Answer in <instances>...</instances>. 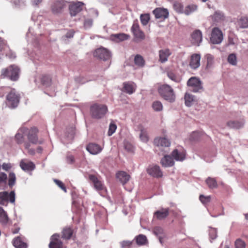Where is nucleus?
I'll return each instance as SVG.
<instances>
[{
  "instance_id": "obj_1",
  "label": "nucleus",
  "mask_w": 248,
  "mask_h": 248,
  "mask_svg": "<svg viewBox=\"0 0 248 248\" xmlns=\"http://www.w3.org/2000/svg\"><path fill=\"white\" fill-rule=\"evenodd\" d=\"M19 68L15 65H11L1 71V76L8 78L12 81H16L19 78Z\"/></svg>"
},
{
  "instance_id": "obj_2",
  "label": "nucleus",
  "mask_w": 248,
  "mask_h": 248,
  "mask_svg": "<svg viewBox=\"0 0 248 248\" xmlns=\"http://www.w3.org/2000/svg\"><path fill=\"white\" fill-rule=\"evenodd\" d=\"M108 111L107 107L103 104H94L90 107V113L92 118L99 119L103 118Z\"/></svg>"
},
{
  "instance_id": "obj_3",
  "label": "nucleus",
  "mask_w": 248,
  "mask_h": 248,
  "mask_svg": "<svg viewBox=\"0 0 248 248\" xmlns=\"http://www.w3.org/2000/svg\"><path fill=\"white\" fill-rule=\"evenodd\" d=\"M159 94L165 100L173 102L175 99V95L173 89L168 84H163L158 88Z\"/></svg>"
},
{
  "instance_id": "obj_4",
  "label": "nucleus",
  "mask_w": 248,
  "mask_h": 248,
  "mask_svg": "<svg viewBox=\"0 0 248 248\" xmlns=\"http://www.w3.org/2000/svg\"><path fill=\"white\" fill-rule=\"evenodd\" d=\"M20 96L15 89H12L6 95V104L10 108H16L20 101Z\"/></svg>"
},
{
  "instance_id": "obj_5",
  "label": "nucleus",
  "mask_w": 248,
  "mask_h": 248,
  "mask_svg": "<svg viewBox=\"0 0 248 248\" xmlns=\"http://www.w3.org/2000/svg\"><path fill=\"white\" fill-rule=\"evenodd\" d=\"M8 202L14 204L15 202V193L11 191L10 193L7 191L0 192V204L7 206Z\"/></svg>"
},
{
  "instance_id": "obj_6",
  "label": "nucleus",
  "mask_w": 248,
  "mask_h": 248,
  "mask_svg": "<svg viewBox=\"0 0 248 248\" xmlns=\"http://www.w3.org/2000/svg\"><path fill=\"white\" fill-rule=\"evenodd\" d=\"M187 85L189 90L194 93H197L202 90V82L199 78L196 77L190 78L187 82Z\"/></svg>"
},
{
  "instance_id": "obj_7",
  "label": "nucleus",
  "mask_w": 248,
  "mask_h": 248,
  "mask_svg": "<svg viewBox=\"0 0 248 248\" xmlns=\"http://www.w3.org/2000/svg\"><path fill=\"white\" fill-rule=\"evenodd\" d=\"M93 56L100 60L106 61L110 59L111 54L108 49L101 47L94 51Z\"/></svg>"
},
{
  "instance_id": "obj_8",
  "label": "nucleus",
  "mask_w": 248,
  "mask_h": 248,
  "mask_svg": "<svg viewBox=\"0 0 248 248\" xmlns=\"http://www.w3.org/2000/svg\"><path fill=\"white\" fill-rule=\"evenodd\" d=\"M85 4L81 1L72 2L69 5V13L72 16H75L81 12Z\"/></svg>"
},
{
  "instance_id": "obj_9",
  "label": "nucleus",
  "mask_w": 248,
  "mask_h": 248,
  "mask_svg": "<svg viewBox=\"0 0 248 248\" xmlns=\"http://www.w3.org/2000/svg\"><path fill=\"white\" fill-rule=\"evenodd\" d=\"M89 179L93 183L94 187L101 195H104L107 192V189L104 184L100 181L94 175H90Z\"/></svg>"
},
{
  "instance_id": "obj_10",
  "label": "nucleus",
  "mask_w": 248,
  "mask_h": 248,
  "mask_svg": "<svg viewBox=\"0 0 248 248\" xmlns=\"http://www.w3.org/2000/svg\"><path fill=\"white\" fill-rule=\"evenodd\" d=\"M223 38V34L221 30L218 28H213L210 38L211 42L213 44H219L221 43Z\"/></svg>"
},
{
  "instance_id": "obj_11",
  "label": "nucleus",
  "mask_w": 248,
  "mask_h": 248,
  "mask_svg": "<svg viewBox=\"0 0 248 248\" xmlns=\"http://www.w3.org/2000/svg\"><path fill=\"white\" fill-rule=\"evenodd\" d=\"M245 124V120L243 117L238 119L230 120L227 123V125L230 128L239 129L243 128Z\"/></svg>"
},
{
  "instance_id": "obj_12",
  "label": "nucleus",
  "mask_w": 248,
  "mask_h": 248,
  "mask_svg": "<svg viewBox=\"0 0 248 248\" xmlns=\"http://www.w3.org/2000/svg\"><path fill=\"white\" fill-rule=\"evenodd\" d=\"M38 130L36 127H32L30 128L27 135L28 139L30 142L34 144L42 143V141L38 140Z\"/></svg>"
},
{
  "instance_id": "obj_13",
  "label": "nucleus",
  "mask_w": 248,
  "mask_h": 248,
  "mask_svg": "<svg viewBox=\"0 0 248 248\" xmlns=\"http://www.w3.org/2000/svg\"><path fill=\"white\" fill-rule=\"evenodd\" d=\"M131 30L136 40L141 41L145 38V34L144 32L140 30L138 23L134 22L133 24Z\"/></svg>"
},
{
  "instance_id": "obj_14",
  "label": "nucleus",
  "mask_w": 248,
  "mask_h": 248,
  "mask_svg": "<svg viewBox=\"0 0 248 248\" xmlns=\"http://www.w3.org/2000/svg\"><path fill=\"white\" fill-rule=\"evenodd\" d=\"M75 134V128L71 126L66 128L64 136L63 137V143L68 144L72 142Z\"/></svg>"
},
{
  "instance_id": "obj_15",
  "label": "nucleus",
  "mask_w": 248,
  "mask_h": 248,
  "mask_svg": "<svg viewBox=\"0 0 248 248\" xmlns=\"http://www.w3.org/2000/svg\"><path fill=\"white\" fill-rule=\"evenodd\" d=\"M147 172L148 174L154 177H161L163 175L159 166L156 165H150L147 169Z\"/></svg>"
},
{
  "instance_id": "obj_16",
  "label": "nucleus",
  "mask_w": 248,
  "mask_h": 248,
  "mask_svg": "<svg viewBox=\"0 0 248 248\" xmlns=\"http://www.w3.org/2000/svg\"><path fill=\"white\" fill-rule=\"evenodd\" d=\"M154 144L157 147L168 148L170 145V140L165 137H156L154 140Z\"/></svg>"
},
{
  "instance_id": "obj_17",
  "label": "nucleus",
  "mask_w": 248,
  "mask_h": 248,
  "mask_svg": "<svg viewBox=\"0 0 248 248\" xmlns=\"http://www.w3.org/2000/svg\"><path fill=\"white\" fill-rule=\"evenodd\" d=\"M19 166L21 169L25 171H31L35 168V165L32 162L25 159L20 161Z\"/></svg>"
},
{
  "instance_id": "obj_18",
  "label": "nucleus",
  "mask_w": 248,
  "mask_h": 248,
  "mask_svg": "<svg viewBox=\"0 0 248 248\" xmlns=\"http://www.w3.org/2000/svg\"><path fill=\"white\" fill-rule=\"evenodd\" d=\"M156 18L166 19L169 16V13L167 9L157 8L153 12Z\"/></svg>"
},
{
  "instance_id": "obj_19",
  "label": "nucleus",
  "mask_w": 248,
  "mask_h": 248,
  "mask_svg": "<svg viewBox=\"0 0 248 248\" xmlns=\"http://www.w3.org/2000/svg\"><path fill=\"white\" fill-rule=\"evenodd\" d=\"M202 39V31L199 30H195L191 34V42L195 45L199 46Z\"/></svg>"
},
{
  "instance_id": "obj_20",
  "label": "nucleus",
  "mask_w": 248,
  "mask_h": 248,
  "mask_svg": "<svg viewBox=\"0 0 248 248\" xmlns=\"http://www.w3.org/2000/svg\"><path fill=\"white\" fill-rule=\"evenodd\" d=\"M116 177L123 185H124L129 180L130 176L125 171H118L116 174Z\"/></svg>"
},
{
  "instance_id": "obj_21",
  "label": "nucleus",
  "mask_w": 248,
  "mask_h": 248,
  "mask_svg": "<svg viewBox=\"0 0 248 248\" xmlns=\"http://www.w3.org/2000/svg\"><path fill=\"white\" fill-rule=\"evenodd\" d=\"M49 248H62V242L60 240V236L57 234H53L51 237L49 245Z\"/></svg>"
},
{
  "instance_id": "obj_22",
  "label": "nucleus",
  "mask_w": 248,
  "mask_h": 248,
  "mask_svg": "<svg viewBox=\"0 0 248 248\" xmlns=\"http://www.w3.org/2000/svg\"><path fill=\"white\" fill-rule=\"evenodd\" d=\"M153 232L155 235L157 236L159 242L163 245V239L166 237L163 229L159 226L155 227L153 230Z\"/></svg>"
},
{
  "instance_id": "obj_23",
  "label": "nucleus",
  "mask_w": 248,
  "mask_h": 248,
  "mask_svg": "<svg viewBox=\"0 0 248 248\" xmlns=\"http://www.w3.org/2000/svg\"><path fill=\"white\" fill-rule=\"evenodd\" d=\"M87 150L92 155H95L100 153L102 150V147L96 143H89L86 147Z\"/></svg>"
},
{
  "instance_id": "obj_24",
  "label": "nucleus",
  "mask_w": 248,
  "mask_h": 248,
  "mask_svg": "<svg viewBox=\"0 0 248 248\" xmlns=\"http://www.w3.org/2000/svg\"><path fill=\"white\" fill-rule=\"evenodd\" d=\"M162 166L165 168L172 167L174 164L173 158L171 155H165L160 161Z\"/></svg>"
},
{
  "instance_id": "obj_25",
  "label": "nucleus",
  "mask_w": 248,
  "mask_h": 248,
  "mask_svg": "<svg viewBox=\"0 0 248 248\" xmlns=\"http://www.w3.org/2000/svg\"><path fill=\"white\" fill-rule=\"evenodd\" d=\"M201 56L198 54H194L191 56L189 65L192 69H196L200 65Z\"/></svg>"
},
{
  "instance_id": "obj_26",
  "label": "nucleus",
  "mask_w": 248,
  "mask_h": 248,
  "mask_svg": "<svg viewBox=\"0 0 248 248\" xmlns=\"http://www.w3.org/2000/svg\"><path fill=\"white\" fill-rule=\"evenodd\" d=\"M75 238L76 234L71 228L68 227L63 229V239L69 240L71 239L75 240Z\"/></svg>"
},
{
  "instance_id": "obj_27",
  "label": "nucleus",
  "mask_w": 248,
  "mask_h": 248,
  "mask_svg": "<svg viewBox=\"0 0 248 248\" xmlns=\"http://www.w3.org/2000/svg\"><path fill=\"white\" fill-rule=\"evenodd\" d=\"M169 214V209L162 208L154 213V217L158 220H162L166 218Z\"/></svg>"
},
{
  "instance_id": "obj_28",
  "label": "nucleus",
  "mask_w": 248,
  "mask_h": 248,
  "mask_svg": "<svg viewBox=\"0 0 248 248\" xmlns=\"http://www.w3.org/2000/svg\"><path fill=\"white\" fill-rule=\"evenodd\" d=\"M124 92L131 94L134 93L136 89V85L132 82H124Z\"/></svg>"
},
{
  "instance_id": "obj_29",
  "label": "nucleus",
  "mask_w": 248,
  "mask_h": 248,
  "mask_svg": "<svg viewBox=\"0 0 248 248\" xmlns=\"http://www.w3.org/2000/svg\"><path fill=\"white\" fill-rule=\"evenodd\" d=\"M129 37V35L124 33L113 34L111 35V39L117 42L126 40Z\"/></svg>"
},
{
  "instance_id": "obj_30",
  "label": "nucleus",
  "mask_w": 248,
  "mask_h": 248,
  "mask_svg": "<svg viewBox=\"0 0 248 248\" xmlns=\"http://www.w3.org/2000/svg\"><path fill=\"white\" fill-rule=\"evenodd\" d=\"M171 156L177 161H183L185 159L186 155L184 152H179L178 149L174 150L171 154Z\"/></svg>"
},
{
  "instance_id": "obj_31",
  "label": "nucleus",
  "mask_w": 248,
  "mask_h": 248,
  "mask_svg": "<svg viewBox=\"0 0 248 248\" xmlns=\"http://www.w3.org/2000/svg\"><path fill=\"white\" fill-rule=\"evenodd\" d=\"M159 61L164 63L168 61V57L170 55L171 53L169 49L160 50L159 52Z\"/></svg>"
},
{
  "instance_id": "obj_32",
  "label": "nucleus",
  "mask_w": 248,
  "mask_h": 248,
  "mask_svg": "<svg viewBox=\"0 0 248 248\" xmlns=\"http://www.w3.org/2000/svg\"><path fill=\"white\" fill-rule=\"evenodd\" d=\"M40 80L42 85L45 87H48L52 84V79L49 75H41L40 77Z\"/></svg>"
},
{
  "instance_id": "obj_33",
  "label": "nucleus",
  "mask_w": 248,
  "mask_h": 248,
  "mask_svg": "<svg viewBox=\"0 0 248 248\" xmlns=\"http://www.w3.org/2000/svg\"><path fill=\"white\" fill-rule=\"evenodd\" d=\"M212 18L214 21L218 22L224 20L225 19V16L223 12L217 10L212 16Z\"/></svg>"
},
{
  "instance_id": "obj_34",
  "label": "nucleus",
  "mask_w": 248,
  "mask_h": 248,
  "mask_svg": "<svg viewBox=\"0 0 248 248\" xmlns=\"http://www.w3.org/2000/svg\"><path fill=\"white\" fill-rule=\"evenodd\" d=\"M139 128L140 131L139 135L140 140L143 142H147L149 139L146 130L141 125L139 126Z\"/></svg>"
},
{
  "instance_id": "obj_35",
  "label": "nucleus",
  "mask_w": 248,
  "mask_h": 248,
  "mask_svg": "<svg viewBox=\"0 0 248 248\" xmlns=\"http://www.w3.org/2000/svg\"><path fill=\"white\" fill-rule=\"evenodd\" d=\"M13 245L16 248H27V245L20 237H17L13 240Z\"/></svg>"
},
{
  "instance_id": "obj_36",
  "label": "nucleus",
  "mask_w": 248,
  "mask_h": 248,
  "mask_svg": "<svg viewBox=\"0 0 248 248\" xmlns=\"http://www.w3.org/2000/svg\"><path fill=\"white\" fill-rule=\"evenodd\" d=\"M198 10V5L195 4H190L186 6L184 9V14L186 16H189L196 12Z\"/></svg>"
},
{
  "instance_id": "obj_37",
  "label": "nucleus",
  "mask_w": 248,
  "mask_h": 248,
  "mask_svg": "<svg viewBox=\"0 0 248 248\" xmlns=\"http://www.w3.org/2000/svg\"><path fill=\"white\" fill-rule=\"evenodd\" d=\"M185 104L186 106H192L195 102V96L189 93H186L185 95Z\"/></svg>"
},
{
  "instance_id": "obj_38",
  "label": "nucleus",
  "mask_w": 248,
  "mask_h": 248,
  "mask_svg": "<svg viewBox=\"0 0 248 248\" xmlns=\"http://www.w3.org/2000/svg\"><path fill=\"white\" fill-rule=\"evenodd\" d=\"M136 243L139 246L145 245L147 243V239L145 235L143 234H139L135 237Z\"/></svg>"
},
{
  "instance_id": "obj_39",
  "label": "nucleus",
  "mask_w": 248,
  "mask_h": 248,
  "mask_svg": "<svg viewBox=\"0 0 248 248\" xmlns=\"http://www.w3.org/2000/svg\"><path fill=\"white\" fill-rule=\"evenodd\" d=\"M237 25L242 29L248 28V18L245 16L241 17L237 21Z\"/></svg>"
},
{
  "instance_id": "obj_40",
  "label": "nucleus",
  "mask_w": 248,
  "mask_h": 248,
  "mask_svg": "<svg viewBox=\"0 0 248 248\" xmlns=\"http://www.w3.org/2000/svg\"><path fill=\"white\" fill-rule=\"evenodd\" d=\"M168 77L172 81L176 82L179 83L181 81V78L180 76L176 75L171 71H169L167 72Z\"/></svg>"
},
{
  "instance_id": "obj_41",
  "label": "nucleus",
  "mask_w": 248,
  "mask_h": 248,
  "mask_svg": "<svg viewBox=\"0 0 248 248\" xmlns=\"http://www.w3.org/2000/svg\"><path fill=\"white\" fill-rule=\"evenodd\" d=\"M8 221V217L7 213L2 207H0V222L2 224H6Z\"/></svg>"
},
{
  "instance_id": "obj_42",
  "label": "nucleus",
  "mask_w": 248,
  "mask_h": 248,
  "mask_svg": "<svg viewBox=\"0 0 248 248\" xmlns=\"http://www.w3.org/2000/svg\"><path fill=\"white\" fill-rule=\"evenodd\" d=\"M209 235L210 241L212 242V240L215 239L217 237V229L210 227L209 230Z\"/></svg>"
},
{
  "instance_id": "obj_43",
  "label": "nucleus",
  "mask_w": 248,
  "mask_h": 248,
  "mask_svg": "<svg viewBox=\"0 0 248 248\" xmlns=\"http://www.w3.org/2000/svg\"><path fill=\"white\" fill-rule=\"evenodd\" d=\"M62 8V4L60 0L57 1L52 5V11L54 14L58 13Z\"/></svg>"
},
{
  "instance_id": "obj_44",
  "label": "nucleus",
  "mask_w": 248,
  "mask_h": 248,
  "mask_svg": "<svg viewBox=\"0 0 248 248\" xmlns=\"http://www.w3.org/2000/svg\"><path fill=\"white\" fill-rule=\"evenodd\" d=\"M152 108L155 111H161L163 110V105L159 101H155L152 104Z\"/></svg>"
},
{
  "instance_id": "obj_45",
  "label": "nucleus",
  "mask_w": 248,
  "mask_h": 248,
  "mask_svg": "<svg viewBox=\"0 0 248 248\" xmlns=\"http://www.w3.org/2000/svg\"><path fill=\"white\" fill-rule=\"evenodd\" d=\"M134 241L124 240L120 242L121 248H132L134 244Z\"/></svg>"
},
{
  "instance_id": "obj_46",
  "label": "nucleus",
  "mask_w": 248,
  "mask_h": 248,
  "mask_svg": "<svg viewBox=\"0 0 248 248\" xmlns=\"http://www.w3.org/2000/svg\"><path fill=\"white\" fill-rule=\"evenodd\" d=\"M134 62L136 65L142 67L144 65V61L143 57L140 55H137L134 58Z\"/></svg>"
},
{
  "instance_id": "obj_47",
  "label": "nucleus",
  "mask_w": 248,
  "mask_h": 248,
  "mask_svg": "<svg viewBox=\"0 0 248 248\" xmlns=\"http://www.w3.org/2000/svg\"><path fill=\"white\" fill-rule=\"evenodd\" d=\"M206 182L210 188H216L217 186V182L214 178L208 177L207 179Z\"/></svg>"
},
{
  "instance_id": "obj_48",
  "label": "nucleus",
  "mask_w": 248,
  "mask_h": 248,
  "mask_svg": "<svg viewBox=\"0 0 248 248\" xmlns=\"http://www.w3.org/2000/svg\"><path fill=\"white\" fill-rule=\"evenodd\" d=\"M16 177L15 174L11 172L9 174L8 185L10 187H12L15 184Z\"/></svg>"
},
{
  "instance_id": "obj_49",
  "label": "nucleus",
  "mask_w": 248,
  "mask_h": 248,
  "mask_svg": "<svg viewBox=\"0 0 248 248\" xmlns=\"http://www.w3.org/2000/svg\"><path fill=\"white\" fill-rule=\"evenodd\" d=\"M173 8H174V10L178 13H180V14L184 13V9L183 5L180 3H178V2L174 3L173 4Z\"/></svg>"
},
{
  "instance_id": "obj_50",
  "label": "nucleus",
  "mask_w": 248,
  "mask_h": 248,
  "mask_svg": "<svg viewBox=\"0 0 248 248\" xmlns=\"http://www.w3.org/2000/svg\"><path fill=\"white\" fill-rule=\"evenodd\" d=\"M140 19L141 23L143 25H146L150 20L149 14H146L141 15L140 16Z\"/></svg>"
},
{
  "instance_id": "obj_51",
  "label": "nucleus",
  "mask_w": 248,
  "mask_h": 248,
  "mask_svg": "<svg viewBox=\"0 0 248 248\" xmlns=\"http://www.w3.org/2000/svg\"><path fill=\"white\" fill-rule=\"evenodd\" d=\"M228 62L232 65H236L237 64V58L235 54L232 53L228 56Z\"/></svg>"
},
{
  "instance_id": "obj_52",
  "label": "nucleus",
  "mask_w": 248,
  "mask_h": 248,
  "mask_svg": "<svg viewBox=\"0 0 248 248\" xmlns=\"http://www.w3.org/2000/svg\"><path fill=\"white\" fill-rule=\"evenodd\" d=\"M201 134L197 131L193 132L190 136L189 140L191 141H197L200 139Z\"/></svg>"
},
{
  "instance_id": "obj_53",
  "label": "nucleus",
  "mask_w": 248,
  "mask_h": 248,
  "mask_svg": "<svg viewBox=\"0 0 248 248\" xmlns=\"http://www.w3.org/2000/svg\"><path fill=\"white\" fill-rule=\"evenodd\" d=\"M199 199L202 203L205 205L210 202L211 198L210 196H205L203 195H201Z\"/></svg>"
},
{
  "instance_id": "obj_54",
  "label": "nucleus",
  "mask_w": 248,
  "mask_h": 248,
  "mask_svg": "<svg viewBox=\"0 0 248 248\" xmlns=\"http://www.w3.org/2000/svg\"><path fill=\"white\" fill-rule=\"evenodd\" d=\"M7 176L4 172H0V186L5 185L7 183Z\"/></svg>"
},
{
  "instance_id": "obj_55",
  "label": "nucleus",
  "mask_w": 248,
  "mask_h": 248,
  "mask_svg": "<svg viewBox=\"0 0 248 248\" xmlns=\"http://www.w3.org/2000/svg\"><path fill=\"white\" fill-rule=\"evenodd\" d=\"M15 140L18 144H22L23 143L24 137L23 134L17 133L15 136Z\"/></svg>"
},
{
  "instance_id": "obj_56",
  "label": "nucleus",
  "mask_w": 248,
  "mask_h": 248,
  "mask_svg": "<svg viewBox=\"0 0 248 248\" xmlns=\"http://www.w3.org/2000/svg\"><path fill=\"white\" fill-rule=\"evenodd\" d=\"M93 24V20L92 18H87L84 20V27L85 29H90Z\"/></svg>"
},
{
  "instance_id": "obj_57",
  "label": "nucleus",
  "mask_w": 248,
  "mask_h": 248,
  "mask_svg": "<svg viewBox=\"0 0 248 248\" xmlns=\"http://www.w3.org/2000/svg\"><path fill=\"white\" fill-rule=\"evenodd\" d=\"M235 248H245L246 244L240 239H238L235 242Z\"/></svg>"
},
{
  "instance_id": "obj_58",
  "label": "nucleus",
  "mask_w": 248,
  "mask_h": 248,
  "mask_svg": "<svg viewBox=\"0 0 248 248\" xmlns=\"http://www.w3.org/2000/svg\"><path fill=\"white\" fill-rule=\"evenodd\" d=\"M117 126L115 124L110 123L109 125V128L108 132V136H111L116 131Z\"/></svg>"
},
{
  "instance_id": "obj_59",
  "label": "nucleus",
  "mask_w": 248,
  "mask_h": 248,
  "mask_svg": "<svg viewBox=\"0 0 248 248\" xmlns=\"http://www.w3.org/2000/svg\"><path fill=\"white\" fill-rule=\"evenodd\" d=\"M64 31H65V33L64 35V37L66 38H73L75 33V31L73 30H64Z\"/></svg>"
},
{
  "instance_id": "obj_60",
  "label": "nucleus",
  "mask_w": 248,
  "mask_h": 248,
  "mask_svg": "<svg viewBox=\"0 0 248 248\" xmlns=\"http://www.w3.org/2000/svg\"><path fill=\"white\" fill-rule=\"evenodd\" d=\"M207 57V67H211L213 63L214 57L210 54H208Z\"/></svg>"
},
{
  "instance_id": "obj_61",
  "label": "nucleus",
  "mask_w": 248,
  "mask_h": 248,
  "mask_svg": "<svg viewBox=\"0 0 248 248\" xmlns=\"http://www.w3.org/2000/svg\"><path fill=\"white\" fill-rule=\"evenodd\" d=\"M12 165L10 163H3L2 165V168L3 170L8 171L12 168Z\"/></svg>"
},
{
  "instance_id": "obj_62",
  "label": "nucleus",
  "mask_w": 248,
  "mask_h": 248,
  "mask_svg": "<svg viewBox=\"0 0 248 248\" xmlns=\"http://www.w3.org/2000/svg\"><path fill=\"white\" fill-rule=\"evenodd\" d=\"M66 161L68 164H72L74 162V157L72 155H68L66 156Z\"/></svg>"
},
{
  "instance_id": "obj_63",
  "label": "nucleus",
  "mask_w": 248,
  "mask_h": 248,
  "mask_svg": "<svg viewBox=\"0 0 248 248\" xmlns=\"http://www.w3.org/2000/svg\"><path fill=\"white\" fill-rule=\"evenodd\" d=\"M235 41L234 40V39L231 37H229L228 38V44L229 45H233L235 44Z\"/></svg>"
},
{
  "instance_id": "obj_64",
  "label": "nucleus",
  "mask_w": 248,
  "mask_h": 248,
  "mask_svg": "<svg viewBox=\"0 0 248 248\" xmlns=\"http://www.w3.org/2000/svg\"><path fill=\"white\" fill-rule=\"evenodd\" d=\"M20 228L18 227H16L14 228L12 230V232L13 234L17 233L19 231Z\"/></svg>"
}]
</instances>
